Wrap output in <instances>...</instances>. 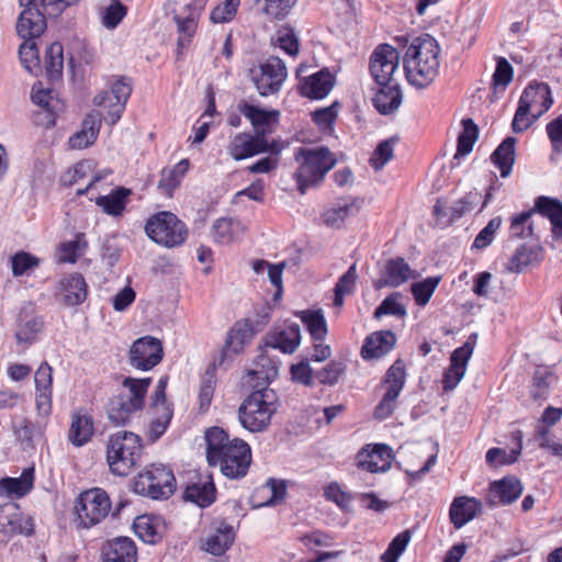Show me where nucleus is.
Masks as SVG:
<instances>
[{
	"label": "nucleus",
	"instance_id": "58",
	"mask_svg": "<svg viewBox=\"0 0 562 562\" xmlns=\"http://www.w3.org/2000/svg\"><path fill=\"white\" fill-rule=\"evenodd\" d=\"M127 14V8L120 0H112L104 9L102 24L108 30H114Z\"/></svg>",
	"mask_w": 562,
	"mask_h": 562
},
{
	"label": "nucleus",
	"instance_id": "18",
	"mask_svg": "<svg viewBox=\"0 0 562 562\" xmlns=\"http://www.w3.org/2000/svg\"><path fill=\"white\" fill-rule=\"evenodd\" d=\"M335 76L323 68L300 80L297 91L302 97L311 100H322L329 94L335 86Z\"/></svg>",
	"mask_w": 562,
	"mask_h": 562
},
{
	"label": "nucleus",
	"instance_id": "42",
	"mask_svg": "<svg viewBox=\"0 0 562 562\" xmlns=\"http://www.w3.org/2000/svg\"><path fill=\"white\" fill-rule=\"evenodd\" d=\"M32 101L34 104L41 106L47 114V124L54 125L56 120V112L59 109V100L53 89H44L41 82L32 87Z\"/></svg>",
	"mask_w": 562,
	"mask_h": 562
},
{
	"label": "nucleus",
	"instance_id": "45",
	"mask_svg": "<svg viewBox=\"0 0 562 562\" xmlns=\"http://www.w3.org/2000/svg\"><path fill=\"white\" fill-rule=\"evenodd\" d=\"M261 13L271 21H282L290 15L297 0H255Z\"/></svg>",
	"mask_w": 562,
	"mask_h": 562
},
{
	"label": "nucleus",
	"instance_id": "53",
	"mask_svg": "<svg viewBox=\"0 0 562 562\" xmlns=\"http://www.w3.org/2000/svg\"><path fill=\"white\" fill-rule=\"evenodd\" d=\"M553 381V374L544 368L537 369L533 373L532 385L530 390L531 397L535 401L546 400L549 395V387Z\"/></svg>",
	"mask_w": 562,
	"mask_h": 562
},
{
	"label": "nucleus",
	"instance_id": "61",
	"mask_svg": "<svg viewBox=\"0 0 562 562\" xmlns=\"http://www.w3.org/2000/svg\"><path fill=\"white\" fill-rule=\"evenodd\" d=\"M345 364L339 361H330L326 367L315 373V380L321 384L334 385L345 372Z\"/></svg>",
	"mask_w": 562,
	"mask_h": 562
},
{
	"label": "nucleus",
	"instance_id": "27",
	"mask_svg": "<svg viewBox=\"0 0 562 562\" xmlns=\"http://www.w3.org/2000/svg\"><path fill=\"white\" fill-rule=\"evenodd\" d=\"M88 294V286L80 273H71L58 283L57 295L67 306H77L85 302Z\"/></svg>",
	"mask_w": 562,
	"mask_h": 562
},
{
	"label": "nucleus",
	"instance_id": "5",
	"mask_svg": "<svg viewBox=\"0 0 562 562\" xmlns=\"http://www.w3.org/2000/svg\"><path fill=\"white\" fill-rule=\"evenodd\" d=\"M299 168L295 172L297 189L305 194L310 187L321 183L326 173L334 168L336 159L327 147H300L295 153Z\"/></svg>",
	"mask_w": 562,
	"mask_h": 562
},
{
	"label": "nucleus",
	"instance_id": "1",
	"mask_svg": "<svg viewBox=\"0 0 562 562\" xmlns=\"http://www.w3.org/2000/svg\"><path fill=\"white\" fill-rule=\"evenodd\" d=\"M206 460L212 467H220L228 479L244 477L251 462L249 445L238 438L231 439L221 427H211L205 432Z\"/></svg>",
	"mask_w": 562,
	"mask_h": 562
},
{
	"label": "nucleus",
	"instance_id": "44",
	"mask_svg": "<svg viewBox=\"0 0 562 562\" xmlns=\"http://www.w3.org/2000/svg\"><path fill=\"white\" fill-rule=\"evenodd\" d=\"M252 335L254 330L249 321L236 322L227 334L225 349L238 353L241 351L244 345L251 340Z\"/></svg>",
	"mask_w": 562,
	"mask_h": 562
},
{
	"label": "nucleus",
	"instance_id": "33",
	"mask_svg": "<svg viewBox=\"0 0 562 562\" xmlns=\"http://www.w3.org/2000/svg\"><path fill=\"white\" fill-rule=\"evenodd\" d=\"M44 327V322L41 316H37L33 313H29L25 310H22L15 330V340L19 345L30 346L35 342L38 333L42 331Z\"/></svg>",
	"mask_w": 562,
	"mask_h": 562
},
{
	"label": "nucleus",
	"instance_id": "63",
	"mask_svg": "<svg viewBox=\"0 0 562 562\" xmlns=\"http://www.w3.org/2000/svg\"><path fill=\"white\" fill-rule=\"evenodd\" d=\"M501 225V216H495L492 220H490L486 226L476 235L472 248L481 250L491 245Z\"/></svg>",
	"mask_w": 562,
	"mask_h": 562
},
{
	"label": "nucleus",
	"instance_id": "17",
	"mask_svg": "<svg viewBox=\"0 0 562 562\" xmlns=\"http://www.w3.org/2000/svg\"><path fill=\"white\" fill-rule=\"evenodd\" d=\"M271 350L266 344L260 347V353L254 361V368L248 371L245 384L250 387H269L270 382L278 376L280 360L271 355Z\"/></svg>",
	"mask_w": 562,
	"mask_h": 562
},
{
	"label": "nucleus",
	"instance_id": "52",
	"mask_svg": "<svg viewBox=\"0 0 562 562\" xmlns=\"http://www.w3.org/2000/svg\"><path fill=\"white\" fill-rule=\"evenodd\" d=\"M79 0H19L23 9L40 8L48 15H58L67 7L77 3Z\"/></svg>",
	"mask_w": 562,
	"mask_h": 562
},
{
	"label": "nucleus",
	"instance_id": "24",
	"mask_svg": "<svg viewBox=\"0 0 562 562\" xmlns=\"http://www.w3.org/2000/svg\"><path fill=\"white\" fill-rule=\"evenodd\" d=\"M393 450L387 445H374L371 450L362 449L358 453V465L368 472H385L391 468Z\"/></svg>",
	"mask_w": 562,
	"mask_h": 562
},
{
	"label": "nucleus",
	"instance_id": "50",
	"mask_svg": "<svg viewBox=\"0 0 562 562\" xmlns=\"http://www.w3.org/2000/svg\"><path fill=\"white\" fill-rule=\"evenodd\" d=\"M312 338L315 341H323L327 335V324L321 311H303L300 313Z\"/></svg>",
	"mask_w": 562,
	"mask_h": 562
},
{
	"label": "nucleus",
	"instance_id": "31",
	"mask_svg": "<svg viewBox=\"0 0 562 562\" xmlns=\"http://www.w3.org/2000/svg\"><path fill=\"white\" fill-rule=\"evenodd\" d=\"M396 344V336L391 330L375 331L369 335L361 348L363 359L381 358L390 352Z\"/></svg>",
	"mask_w": 562,
	"mask_h": 562
},
{
	"label": "nucleus",
	"instance_id": "56",
	"mask_svg": "<svg viewBox=\"0 0 562 562\" xmlns=\"http://www.w3.org/2000/svg\"><path fill=\"white\" fill-rule=\"evenodd\" d=\"M396 142V137H391L382 140L376 146L370 158V165L373 169L381 170L393 158V149Z\"/></svg>",
	"mask_w": 562,
	"mask_h": 562
},
{
	"label": "nucleus",
	"instance_id": "29",
	"mask_svg": "<svg viewBox=\"0 0 562 562\" xmlns=\"http://www.w3.org/2000/svg\"><path fill=\"white\" fill-rule=\"evenodd\" d=\"M103 562H136L137 548L128 537L109 540L102 549Z\"/></svg>",
	"mask_w": 562,
	"mask_h": 562
},
{
	"label": "nucleus",
	"instance_id": "34",
	"mask_svg": "<svg viewBox=\"0 0 562 562\" xmlns=\"http://www.w3.org/2000/svg\"><path fill=\"white\" fill-rule=\"evenodd\" d=\"M205 4V0H195L193 3H189L186 5L190 12L189 14L181 16L176 14L173 20L178 27L179 38L178 45L180 47H184L188 45L195 33L196 30V20L199 16L200 10L203 9Z\"/></svg>",
	"mask_w": 562,
	"mask_h": 562
},
{
	"label": "nucleus",
	"instance_id": "19",
	"mask_svg": "<svg viewBox=\"0 0 562 562\" xmlns=\"http://www.w3.org/2000/svg\"><path fill=\"white\" fill-rule=\"evenodd\" d=\"M474 342L465 341L450 356V366L443 373L442 385L445 391H452L467 371V364L473 353Z\"/></svg>",
	"mask_w": 562,
	"mask_h": 562
},
{
	"label": "nucleus",
	"instance_id": "49",
	"mask_svg": "<svg viewBox=\"0 0 562 562\" xmlns=\"http://www.w3.org/2000/svg\"><path fill=\"white\" fill-rule=\"evenodd\" d=\"M462 132L458 137L456 157L470 154L479 137V127L472 119L462 120Z\"/></svg>",
	"mask_w": 562,
	"mask_h": 562
},
{
	"label": "nucleus",
	"instance_id": "2",
	"mask_svg": "<svg viewBox=\"0 0 562 562\" xmlns=\"http://www.w3.org/2000/svg\"><path fill=\"white\" fill-rule=\"evenodd\" d=\"M440 47L428 34L413 40L403 57L407 81L417 88L429 86L439 72Z\"/></svg>",
	"mask_w": 562,
	"mask_h": 562
},
{
	"label": "nucleus",
	"instance_id": "7",
	"mask_svg": "<svg viewBox=\"0 0 562 562\" xmlns=\"http://www.w3.org/2000/svg\"><path fill=\"white\" fill-rule=\"evenodd\" d=\"M553 104L551 90L546 82H530L519 99L512 128L515 133L526 131Z\"/></svg>",
	"mask_w": 562,
	"mask_h": 562
},
{
	"label": "nucleus",
	"instance_id": "40",
	"mask_svg": "<svg viewBox=\"0 0 562 562\" xmlns=\"http://www.w3.org/2000/svg\"><path fill=\"white\" fill-rule=\"evenodd\" d=\"M542 260V247L539 245H520L509 258L507 270L513 273H520L525 268L539 263Z\"/></svg>",
	"mask_w": 562,
	"mask_h": 562
},
{
	"label": "nucleus",
	"instance_id": "46",
	"mask_svg": "<svg viewBox=\"0 0 562 562\" xmlns=\"http://www.w3.org/2000/svg\"><path fill=\"white\" fill-rule=\"evenodd\" d=\"M243 233V225L238 220L218 218L213 224V234L215 241L220 244H229Z\"/></svg>",
	"mask_w": 562,
	"mask_h": 562
},
{
	"label": "nucleus",
	"instance_id": "10",
	"mask_svg": "<svg viewBox=\"0 0 562 562\" xmlns=\"http://www.w3.org/2000/svg\"><path fill=\"white\" fill-rule=\"evenodd\" d=\"M111 501L108 493L94 487L80 493L76 501L75 513L79 528L89 529L97 526L109 515Z\"/></svg>",
	"mask_w": 562,
	"mask_h": 562
},
{
	"label": "nucleus",
	"instance_id": "23",
	"mask_svg": "<svg viewBox=\"0 0 562 562\" xmlns=\"http://www.w3.org/2000/svg\"><path fill=\"white\" fill-rule=\"evenodd\" d=\"M234 540V527L225 520H217L211 525V532L204 539L203 549L213 555H222L232 547Z\"/></svg>",
	"mask_w": 562,
	"mask_h": 562
},
{
	"label": "nucleus",
	"instance_id": "51",
	"mask_svg": "<svg viewBox=\"0 0 562 562\" xmlns=\"http://www.w3.org/2000/svg\"><path fill=\"white\" fill-rule=\"evenodd\" d=\"M358 279L357 266L351 265L349 269L338 279L334 289V305L341 306L344 304L345 296L351 294L356 286Z\"/></svg>",
	"mask_w": 562,
	"mask_h": 562
},
{
	"label": "nucleus",
	"instance_id": "22",
	"mask_svg": "<svg viewBox=\"0 0 562 562\" xmlns=\"http://www.w3.org/2000/svg\"><path fill=\"white\" fill-rule=\"evenodd\" d=\"M45 14L40 8L23 9L16 20V33L23 40H36L47 27Z\"/></svg>",
	"mask_w": 562,
	"mask_h": 562
},
{
	"label": "nucleus",
	"instance_id": "59",
	"mask_svg": "<svg viewBox=\"0 0 562 562\" xmlns=\"http://www.w3.org/2000/svg\"><path fill=\"white\" fill-rule=\"evenodd\" d=\"M533 210L519 213L512 217L509 236L512 238H527L532 235V225L528 223Z\"/></svg>",
	"mask_w": 562,
	"mask_h": 562
},
{
	"label": "nucleus",
	"instance_id": "39",
	"mask_svg": "<svg viewBox=\"0 0 562 562\" xmlns=\"http://www.w3.org/2000/svg\"><path fill=\"white\" fill-rule=\"evenodd\" d=\"M380 89L373 98V105L379 113L387 115L396 111L402 103V91L397 82L379 85Z\"/></svg>",
	"mask_w": 562,
	"mask_h": 562
},
{
	"label": "nucleus",
	"instance_id": "15",
	"mask_svg": "<svg viewBox=\"0 0 562 562\" xmlns=\"http://www.w3.org/2000/svg\"><path fill=\"white\" fill-rule=\"evenodd\" d=\"M162 357V344L153 336H144L135 340L128 352L130 364L142 371L151 370L160 363Z\"/></svg>",
	"mask_w": 562,
	"mask_h": 562
},
{
	"label": "nucleus",
	"instance_id": "30",
	"mask_svg": "<svg viewBox=\"0 0 562 562\" xmlns=\"http://www.w3.org/2000/svg\"><path fill=\"white\" fill-rule=\"evenodd\" d=\"M216 488L212 475L200 476L196 482L189 484L184 490L186 501L205 508L215 502Z\"/></svg>",
	"mask_w": 562,
	"mask_h": 562
},
{
	"label": "nucleus",
	"instance_id": "21",
	"mask_svg": "<svg viewBox=\"0 0 562 562\" xmlns=\"http://www.w3.org/2000/svg\"><path fill=\"white\" fill-rule=\"evenodd\" d=\"M266 137L263 133L251 135L250 133H238L228 144L227 154L234 160H243L258 154L266 153Z\"/></svg>",
	"mask_w": 562,
	"mask_h": 562
},
{
	"label": "nucleus",
	"instance_id": "8",
	"mask_svg": "<svg viewBox=\"0 0 562 562\" xmlns=\"http://www.w3.org/2000/svg\"><path fill=\"white\" fill-rule=\"evenodd\" d=\"M133 490L153 499H167L176 491V477L168 467L150 464L134 479Z\"/></svg>",
	"mask_w": 562,
	"mask_h": 562
},
{
	"label": "nucleus",
	"instance_id": "47",
	"mask_svg": "<svg viewBox=\"0 0 562 562\" xmlns=\"http://www.w3.org/2000/svg\"><path fill=\"white\" fill-rule=\"evenodd\" d=\"M64 69V48L58 42L49 45L45 54V70L50 80H59Z\"/></svg>",
	"mask_w": 562,
	"mask_h": 562
},
{
	"label": "nucleus",
	"instance_id": "6",
	"mask_svg": "<svg viewBox=\"0 0 562 562\" xmlns=\"http://www.w3.org/2000/svg\"><path fill=\"white\" fill-rule=\"evenodd\" d=\"M142 439L138 435L120 430L111 435L106 442V461L110 471L117 476H126L140 460Z\"/></svg>",
	"mask_w": 562,
	"mask_h": 562
},
{
	"label": "nucleus",
	"instance_id": "35",
	"mask_svg": "<svg viewBox=\"0 0 562 562\" xmlns=\"http://www.w3.org/2000/svg\"><path fill=\"white\" fill-rule=\"evenodd\" d=\"M94 432L92 417L82 411L71 415V423L68 431V440L75 447H81L89 442Z\"/></svg>",
	"mask_w": 562,
	"mask_h": 562
},
{
	"label": "nucleus",
	"instance_id": "64",
	"mask_svg": "<svg viewBox=\"0 0 562 562\" xmlns=\"http://www.w3.org/2000/svg\"><path fill=\"white\" fill-rule=\"evenodd\" d=\"M239 3L240 0H225L212 10L210 20L215 24L232 21L237 13Z\"/></svg>",
	"mask_w": 562,
	"mask_h": 562
},
{
	"label": "nucleus",
	"instance_id": "62",
	"mask_svg": "<svg viewBox=\"0 0 562 562\" xmlns=\"http://www.w3.org/2000/svg\"><path fill=\"white\" fill-rule=\"evenodd\" d=\"M480 199L479 192H469L460 200L456 201L450 207V222L462 217L465 213L472 211Z\"/></svg>",
	"mask_w": 562,
	"mask_h": 562
},
{
	"label": "nucleus",
	"instance_id": "13",
	"mask_svg": "<svg viewBox=\"0 0 562 562\" xmlns=\"http://www.w3.org/2000/svg\"><path fill=\"white\" fill-rule=\"evenodd\" d=\"M33 532V519L24 515L18 504L8 502L0 505V548L14 535L31 536Z\"/></svg>",
	"mask_w": 562,
	"mask_h": 562
},
{
	"label": "nucleus",
	"instance_id": "48",
	"mask_svg": "<svg viewBox=\"0 0 562 562\" xmlns=\"http://www.w3.org/2000/svg\"><path fill=\"white\" fill-rule=\"evenodd\" d=\"M441 281L440 276L428 277L422 281L415 282L411 285V293L415 300L416 305L424 307L427 305Z\"/></svg>",
	"mask_w": 562,
	"mask_h": 562
},
{
	"label": "nucleus",
	"instance_id": "37",
	"mask_svg": "<svg viewBox=\"0 0 562 562\" xmlns=\"http://www.w3.org/2000/svg\"><path fill=\"white\" fill-rule=\"evenodd\" d=\"M34 468L30 467L22 471L19 477H4L0 480V496L23 497L29 494L34 486Z\"/></svg>",
	"mask_w": 562,
	"mask_h": 562
},
{
	"label": "nucleus",
	"instance_id": "55",
	"mask_svg": "<svg viewBox=\"0 0 562 562\" xmlns=\"http://www.w3.org/2000/svg\"><path fill=\"white\" fill-rule=\"evenodd\" d=\"M412 538L411 530H404L395 536L382 554V562H397L400 555L405 551Z\"/></svg>",
	"mask_w": 562,
	"mask_h": 562
},
{
	"label": "nucleus",
	"instance_id": "36",
	"mask_svg": "<svg viewBox=\"0 0 562 562\" xmlns=\"http://www.w3.org/2000/svg\"><path fill=\"white\" fill-rule=\"evenodd\" d=\"M102 116L99 112L89 113L82 122V130L74 134L68 145L71 149H82L93 144L99 135Z\"/></svg>",
	"mask_w": 562,
	"mask_h": 562
},
{
	"label": "nucleus",
	"instance_id": "3",
	"mask_svg": "<svg viewBox=\"0 0 562 562\" xmlns=\"http://www.w3.org/2000/svg\"><path fill=\"white\" fill-rule=\"evenodd\" d=\"M238 408L240 425L250 432L265 431L278 411V396L270 387H252Z\"/></svg>",
	"mask_w": 562,
	"mask_h": 562
},
{
	"label": "nucleus",
	"instance_id": "26",
	"mask_svg": "<svg viewBox=\"0 0 562 562\" xmlns=\"http://www.w3.org/2000/svg\"><path fill=\"white\" fill-rule=\"evenodd\" d=\"M237 110L246 119H248L255 128V134L269 132L270 127L279 123L280 111L279 110H263L259 106L252 105L245 100H241L237 104Z\"/></svg>",
	"mask_w": 562,
	"mask_h": 562
},
{
	"label": "nucleus",
	"instance_id": "28",
	"mask_svg": "<svg viewBox=\"0 0 562 562\" xmlns=\"http://www.w3.org/2000/svg\"><path fill=\"white\" fill-rule=\"evenodd\" d=\"M301 341V329L297 324H291L284 328L274 329L266 335L265 344L272 350L283 353H293Z\"/></svg>",
	"mask_w": 562,
	"mask_h": 562
},
{
	"label": "nucleus",
	"instance_id": "14",
	"mask_svg": "<svg viewBox=\"0 0 562 562\" xmlns=\"http://www.w3.org/2000/svg\"><path fill=\"white\" fill-rule=\"evenodd\" d=\"M400 53L389 44L378 45L370 57V72L378 85L396 82L394 75L398 70Z\"/></svg>",
	"mask_w": 562,
	"mask_h": 562
},
{
	"label": "nucleus",
	"instance_id": "9",
	"mask_svg": "<svg viewBox=\"0 0 562 562\" xmlns=\"http://www.w3.org/2000/svg\"><path fill=\"white\" fill-rule=\"evenodd\" d=\"M147 236L156 244L168 248L182 245L188 237V229L171 212H159L148 218L145 225Z\"/></svg>",
	"mask_w": 562,
	"mask_h": 562
},
{
	"label": "nucleus",
	"instance_id": "25",
	"mask_svg": "<svg viewBox=\"0 0 562 562\" xmlns=\"http://www.w3.org/2000/svg\"><path fill=\"white\" fill-rule=\"evenodd\" d=\"M522 493V486L516 477H504L491 483L486 502L490 506L507 505L515 502Z\"/></svg>",
	"mask_w": 562,
	"mask_h": 562
},
{
	"label": "nucleus",
	"instance_id": "20",
	"mask_svg": "<svg viewBox=\"0 0 562 562\" xmlns=\"http://www.w3.org/2000/svg\"><path fill=\"white\" fill-rule=\"evenodd\" d=\"M416 277L417 273L411 269L409 265L402 257H396L385 262L381 277L374 281L373 286L376 290L385 286L397 288Z\"/></svg>",
	"mask_w": 562,
	"mask_h": 562
},
{
	"label": "nucleus",
	"instance_id": "32",
	"mask_svg": "<svg viewBox=\"0 0 562 562\" xmlns=\"http://www.w3.org/2000/svg\"><path fill=\"white\" fill-rule=\"evenodd\" d=\"M481 502L474 497H456L450 506L449 516L454 528L460 529L481 512Z\"/></svg>",
	"mask_w": 562,
	"mask_h": 562
},
{
	"label": "nucleus",
	"instance_id": "43",
	"mask_svg": "<svg viewBox=\"0 0 562 562\" xmlns=\"http://www.w3.org/2000/svg\"><path fill=\"white\" fill-rule=\"evenodd\" d=\"M515 144L516 138L508 136L498 145L491 156L492 161L499 169L503 178L508 177L512 172L515 162Z\"/></svg>",
	"mask_w": 562,
	"mask_h": 562
},
{
	"label": "nucleus",
	"instance_id": "60",
	"mask_svg": "<svg viewBox=\"0 0 562 562\" xmlns=\"http://www.w3.org/2000/svg\"><path fill=\"white\" fill-rule=\"evenodd\" d=\"M401 297L400 292H394L386 296L382 303L375 308L374 317L380 318L383 315H394L400 318L406 316V308L397 302Z\"/></svg>",
	"mask_w": 562,
	"mask_h": 562
},
{
	"label": "nucleus",
	"instance_id": "38",
	"mask_svg": "<svg viewBox=\"0 0 562 562\" xmlns=\"http://www.w3.org/2000/svg\"><path fill=\"white\" fill-rule=\"evenodd\" d=\"M360 211V204L356 199H338L330 207L323 213L326 225L339 227L347 217L355 216Z\"/></svg>",
	"mask_w": 562,
	"mask_h": 562
},
{
	"label": "nucleus",
	"instance_id": "41",
	"mask_svg": "<svg viewBox=\"0 0 562 562\" xmlns=\"http://www.w3.org/2000/svg\"><path fill=\"white\" fill-rule=\"evenodd\" d=\"M132 190L119 187L106 195H100L94 201L95 204L102 209L108 215L119 216L123 213L128 202V196Z\"/></svg>",
	"mask_w": 562,
	"mask_h": 562
},
{
	"label": "nucleus",
	"instance_id": "4",
	"mask_svg": "<svg viewBox=\"0 0 562 562\" xmlns=\"http://www.w3.org/2000/svg\"><path fill=\"white\" fill-rule=\"evenodd\" d=\"M150 383V378H125L122 382V391L108 404V417L111 423L115 426L126 425L137 412H140Z\"/></svg>",
	"mask_w": 562,
	"mask_h": 562
},
{
	"label": "nucleus",
	"instance_id": "57",
	"mask_svg": "<svg viewBox=\"0 0 562 562\" xmlns=\"http://www.w3.org/2000/svg\"><path fill=\"white\" fill-rule=\"evenodd\" d=\"M19 56L23 67L33 72L34 69L40 67V55L35 40H24L20 45Z\"/></svg>",
	"mask_w": 562,
	"mask_h": 562
},
{
	"label": "nucleus",
	"instance_id": "54",
	"mask_svg": "<svg viewBox=\"0 0 562 562\" xmlns=\"http://www.w3.org/2000/svg\"><path fill=\"white\" fill-rule=\"evenodd\" d=\"M133 528L136 536L145 543L154 544L160 539L157 527L149 516L137 517L134 520Z\"/></svg>",
	"mask_w": 562,
	"mask_h": 562
},
{
	"label": "nucleus",
	"instance_id": "16",
	"mask_svg": "<svg viewBox=\"0 0 562 562\" xmlns=\"http://www.w3.org/2000/svg\"><path fill=\"white\" fill-rule=\"evenodd\" d=\"M405 370L398 362L389 368L384 378L386 390L381 402L375 407V418L382 420L392 415L396 407V400L405 384Z\"/></svg>",
	"mask_w": 562,
	"mask_h": 562
},
{
	"label": "nucleus",
	"instance_id": "12",
	"mask_svg": "<svg viewBox=\"0 0 562 562\" xmlns=\"http://www.w3.org/2000/svg\"><path fill=\"white\" fill-rule=\"evenodd\" d=\"M131 93V80L126 77H121L112 83L110 91L97 94L93 99V103L108 109V114L104 120L108 124L114 125L121 119Z\"/></svg>",
	"mask_w": 562,
	"mask_h": 562
},
{
	"label": "nucleus",
	"instance_id": "11",
	"mask_svg": "<svg viewBox=\"0 0 562 562\" xmlns=\"http://www.w3.org/2000/svg\"><path fill=\"white\" fill-rule=\"evenodd\" d=\"M288 70L283 60L271 56L251 70V80L261 97H268L280 92Z\"/></svg>",
	"mask_w": 562,
	"mask_h": 562
}]
</instances>
